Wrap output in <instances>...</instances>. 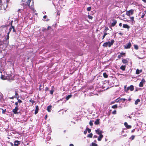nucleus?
Wrapping results in <instances>:
<instances>
[{
	"label": "nucleus",
	"mask_w": 146,
	"mask_h": 146,
	"mask_svg": "<svg viewBox=\"0 0 146 146\" xmlns=\"http://www.w3.org/2000/svg\"><path fill=\"white\" fill-rule=\"evenodd\" d=\"M143 83L141 82L139 84V86L140 87H143Z\"/></svg>",
	"instance_id": "c756f323"
},
{
	"label": "nucleus",
	"mask_w": 146,
	"mask_h": 146,
	"mask_svg": "<svg viewBox=\"0 0 146 146\" xmlns=\"http://www.w3.org/2000/svg\"><path fill=\"white\" fill-rule=\"evenodd\" d=\"M43 18L44 19H46L47 17V16L46 15H44L43 17Z\"/></svg>",
	"instance_id": "338daca9"
},
{
	"label": "nucleus",
	"mask_w": 146,
	"mask_h": 146,
	"mask_svg": "<svg viewBox=\"0 0 146 146\" xmlns=\"http://www.w3.org/2000/svg\"><path fill=\"white\" fill-rule=\"evenodd\" d=\"M145 14H143L141 16V18H143L145 16Z\"/></svg>",
	"instance_id": "680f3d73"
},
{
	"label": "nucleus",
	"mask_w": 146,
	"mask_h": 146,
	"mask_svg": "<svg viewBox=\"0 0 146 146\" xmlns=\"http://www.w3.org/2000/svg\"><path fill=\"white\" fill-rule=\"evenodd\" d=\"M135 138V136L134 135H132L131 136V140H133Z\"/></svg>",
	"instance_id": "8fccbe9b"
},
{
	"label": "nucleus",
	"mask_w": 146,
	"mask_h": 146,
	"mask_svg": "<svg viewBox=\"0 0 146 146\" xmlns=\"http://www.w3.org/2000/svg\"><path fill=\"white\" fill-rule=\"evenodd\" d=\"M126 67V66L122 65L121 66L120 69L123 71H124L125 70Z\"/></svg>",
	"instance_id": "f3484780"
},
{
	"label": "nucleus",
	"mask_w": 146,
	"mask_h": 146,
	"mask_svg": "<svg viewBox=\"0 0 146 146\" xmlns=\"http://www.w3.org/2000/svg\"><path fill=\"white\" fill-rule=\"evenodd\" d=\"M94 138H96L97 137V136L96 135H94Z\"/></svg>",
	"instance_id": "774afa93"
},
{
	"label": "nucleus",
	"mask_w": 146,
	"mask_h": 146,
	"mask_svg": "<svg viewBox=\"0 0 146 146\" xmlns=\"http://www.w3.org/2000/svg\"><path fill=\"white\" fill-rule=\"evenodd\" d=\"M35 110L38 111V106H35Z\"/></svg>",
	"instance_id": "de8ad7c7"
},
{
	"label": "nucleus",
	"mask_w": 146,
	"mask_h": 146,
	"mask_svg": "<svg viewBox=\"0 0 146 146\" xmlns=\"http://www.w3.org/2000/svg\"><path fill=\"white\" fill-rule=\"evenodd\" d=\"M8 25H3L0 27V38H2L6 30L7 29Z\"/></svg>",
	"instance_id": "7ed1b4c3"
},
{
	"label": "nucleus",
	"mask_w": 146,
	"mask_h": 146,
	"mask_svg": "<svg viewBox=\"0 0 146 146\" xmlns=\"http://www.w3.org/2000/svg\"><path fill=\"white\" fill-rule=\"evenodd\" d=\"M19 110L18 106H16L15 108L13 110V112L14 114H18V112H17V111Z\"/></svg>",
	"instance_id": "0eeeda50"
},
{
	"label": "nucleus",
	"mask_w": 146,
	"mask_h": 146,
	"mask_svg": "<svg viewBox=\"0 0 146 146\" xmlns=\"http://www.w3.org/2000/svg\"><path fill=\"white\" fill-rule=\"evenodd\" d=\"M116 110H114L113 111L112 113L113 114L115 115L116 114Z\"/></svg>",
	"instance_id": "c03bdc74"
},
{
	"label": "nucleus",
	"mask_w": 146,
	"mask_h": 146,
	"mask_svg": "<svg viewBox=\"0 0 146 146\" xmlns=\"http://www.w3.org/2000/svg\"><path fill=\"white\" fill-rule=\"evenodd\" d=\"M49 89L48 88L46 87L45 89V90L46 91H48L49 90Z\"/></svg>",
	"instance_id": "bf43d9fd"
},
{
	"label": "nucleus",
	"mask_w": 146,
	"mask_h": 146,
	"mask_svg": "<svg viewBox=\"0 0 146 146\" xmlns=\"http://www.w3.org/2000/svg\"><path fill=\"white\" fill-rule=\"evenodd\" d=\"M134 89V86L133 85H131L129 86L128 87L126 90H125V91L127 92L128 91L130 90L131 91H132Z\"/></svg>",
	"instance_id": "39448f33"
},
{
	"label": "nucleus",
	"mask_w": 146,
	"mask_h": 146,
	"mask_svg": "<svg viewBox=\"0 0 146 146\" xmlns=\"http://www.w3.org/2000/svg\"><path fill=\"white\" fill-rule=\"evenodd\" d=\"M88 17L89 19H92L93 18V17L92 16L89 15L88 16Z\"/></svg>",
	"instance_id": "79ce46f5"
},
{
	"label": "nucleus",
	"mask_w": 146,
	"mask_h": 146,
	"mask_svg": "<svg viewBox=\"0 0 146 146\" xmlns=\"http://www.w3.org/2000/svg\"><path fill=\"white\" fill-rule=\"evenodd\" d=\"M112 21H113V23H111V26L112 27H114L116 24L117 23V21L115 19H113L112 20Z\"/></svg>",
	"instance_id": "1a4fd4ad"
},
{
	"label": "nucleus",
	"mask_w": 146,
	"mask_h": 146,
	"mask_svg": "<svg viewBox=\"0 0 146 146\" xmlns=\"http://www.w3.org/2000/svg\"><path fill=\"white\" fill-rule=\"evenodd\" d=\"M2 110V113L3 114H5L6 111V110H4L3 109H1Z\"/></svg>",
	"instance_id": "ea45409f"
},
{
	"label": "nucleus",
	"mask_w": 146,
	"mask_h": 146,
	"mask_svg": "<svg viewBox=\"0 0 146 146\" xmlns=\"http://www.w3.org/2000/svg\"><path fill=\"white\" fill-rule=\"evenodd\" d=\"M134 11V10L132 9H131L129 11H127L126 15L128 16H130L131 15H132L133 14Z\"/></svg>",
	"instance_id": "20e7f679"
},
{
	"label": "nucleus",
	"mask_w": 146,
	"mask_h": 146,
	"mask_svg": "<svg viewBox=\"0 0 146 146\" xmlns=\"http://www.w3.org/2000/svg\"><path fill=\"white\" fill-rule=\"evenodd\" d=\"M96 133L98 135L102 134V133H103V132L100 130L99 129H97L95 130Z\"/></svg>",
	"instance_id": "6e6552de"
},
{
	"label": "nucleus",
	"mask_w": 146,
	"mask_h": 146,
	"mask_svg": "<svg viewBox=\"0 0 146 146\" xmlns=\"http://www.w3.org/2000/svg\"><path fill=\"white\" fill-rule=\"evenodd\" d=\"M92 146H98V145L97 144L94 143H92L91 144Z\"/></svg>",
	"instance_id": "72a5a7b5"
},
{
	"label": "nucleus",
	"mask_w": 146,
	"mask_h": 146,
	"mask_svg": "<svg viewBox=\"0 0 146 146\" xmlns=\"http://www.w3.org/2000/svg\"><path fill=\"white\" fill-rule=\"evenodd\" d=\"M18 91L17 90H15V96H17L18 95Z\"/></svg>",
	"instance_id": "58836bf2"
},
{
	"label": "nucleus",
	"mask_w": 146,
	"mask_h": 146,
	"mask_svg": "<svg viewBox=\"0 0 146 146\" xmlns=\"http://www.w3.org/2000/svg\"><path fill=\"white\" fill-rule=\"evenodd\" d=\"M29 102L32 103V104H33L35 103V101L34 100H32V99H31L29 101Z\"/></svg>",
	"instance_id": "e433bc0d"
},
{
	"label": "nucleus",
	"mask_w": 146,
	"mask_h": 146,
	"mask_svg": "<svg viewBox=\"0 0 146 146\" xmlns=\"http://www.w3.org/2000/svg\"><path fill=\"white\" fill-rule=\"evenodd\" d=\"M57 15H60V12L59 11H58L57 13Z\"/></svg>",
	"instance_id": "3c124183"
},
{
	"label": "nucleus",
	"mask_w": 146,
	"mask_h": 146,
	"mask_svg": "<svg viewBox=\"0 0 146 146\" xmlns=\"http://www.w3.org/2000/svg\"><path fill=\"white\" fill-rule=\"evenodd\" d=\"M91 7H88L87 9V11H91Z\"/></svg>",
	"instance_id": "f704fd0d"
},
{
	"label": "nucleus",
	"mask_w": 146,
	"mask_h": 146,
	"mask_svg": "<svg viewBox=\"0 0 146 146\" xmlns=\"http://www.w3.org/2000/svg\"><path fill=\"white\" fill-rule=\"evenodd\" d=\"M10 0H0V8L2 10H6L8 6L7 4Z\"/></svg>",
	"instance_id": "f257e3e1"
},
{
	"label": "nucleus",
	"mask_w": 146,
	"mask_h": 146,
	"mask_svg": "<svg viewBox=\"0 0 146 146\" xmlns=\"http://www.w3.org/2000/svg\"><path fill=\"white\" fill-rule=\"evenodd\" d=\"M42 87V85H40L39 86V90L40 91L41 90L42 88H41Z\"/></svg>",
	"instance_id": "864d4df0"
},
{
	"label": "nucleus",
	"mask_w": 146,
	"mask_h": 146,
	"mask_svg": "<svg viewBox=\"0 0 146 146\" xmlns=\"http://www.w3.org/2000/svg\"><path fill=\"white\" fill-rule=\"evenodd\" d=\"M124 125L127 129H131V126L128 125L127 122H125L124 123Z\"/></svg>",
	"instance_id": "9b49d317"
},
{
	"label": "nucleus",
	"mask_w": 146,
	"mask_h": 146,
	"mask_svg": "<svg viewBox=\"0 0 146 146\" xmlns=\"http://www.w3.org/2000/svg\"><path fill=\"white\" fill-rule=\"evenodd\" d=\"M145 79L144 78H143L141 80V82H142L143 83H145Z\"/></svg>",
	"instance_id": "09e8293b"
},
{
	"label": "nucleus",
	"mask_w": 146,
	"mask_h": 146,
	"mask_svg": "<svg viewBox=\"0 0 146 146\" xmlns=\"http://www.w3.org/2000/svg\"><path fill=\"white\" fill-rule=\"evenodd\" d=\"M54 92V90L53 89H52L50 90V92L51 94L52 95Z\"/></svg>",
	"instance_id": "a19ab883"
},
{
	"label": "nucleus",
	"mask_w": 146,
	"mask_h": 146,
	"mask_svg": "<svg viewBox=\"0 0 146 146\" xmlns=\"http://www.w3.org/2000/svg\"><path fill=\"white\" fill-rule=\"evenodd\" d=\"M117 108V104L114 105L111 107V108L113 109H116Z\"/></svg>",
	"instance_id": "cd10ccee"
},
{
	"label": "nucleus",
	"mask_w": 146,
	"mask_h": 146,
	"mask_svg": "<svg viewBox=\"0 0 146 146\" xmlns=\"http://www.w3.org/2000/svg\"><path fill=\"white\" fill-rule=\"evenodd\" d=\"M120 54L121 55V56H122V55H124L125 56V53L123 52H122L120 53Z\"/></svg>",
	"instance_id": "a18cd8bd"
},
{
	"label": "nucleus",
	"mask_w": 146,
	"mask_h": 146,
	"mask_svg": "<svg viewBox=\"0 0 146 146\" xmlns=\"http://www.w3.org/2000/svg\"><path fill=\"white\" fill-rule=\"evenodd\" d=\"M92 122H93V121H90L89 122V124L91 126H92L93 125V123Z\"/></svg>",
	"instance_id": "37998d69"
},
{
	"label": "nucleus",
	"mask_w": 146,
	"mask_h": 146,
	"mask_svg": "<svg viewBox=\"0 0 146 146\" xmlns=\"http://www.w3.org/2000/svg\"><path fill=\"white\" fill-rule=\"evenodd\" d=\"M0 78L1 79H2L3 80H5L6 78V77H5V76L3 75H2V74H1Z\"/></svg>",
	"instance_id": "5701e85b"
},
{
	"label": "nucleus",
	"mask_w": 146,
	"mask_h": 146,
	"mask_svg": "<svg viewBox=\"0 0 146 146\" xmlns=\"http://www.w3.org/2000/svg\"><path fill=\"white\" fill-rule=\"evenodd\" d=\"M9 35H8L7 34V37L6 38V40H8L9 38Z\"/></svg>",
	"instance_id": "5fc2aeb1"
},
{
	"label": "nucleus",
	"mask_w": 146,
	"mask_h": 146,
	"mask_svg": "<svg viewBox=\"0 0 146 146\" xmlns=\"http://www.w3.org/2000/svg\"><path fill=\"white\" fill-rule=\"evenodd\" d=\"M72 97V95L70 94L67 96L66 98V100H68L70 98Z\"/></svg>",
	"instance_id": "aec40b11"
},
{
	"label": "nucleus",
	"mask_w": 146,
	"mask_h": 146,
	"mask_svg": "<svg viewBox=\"0 0 146 146\" xmlns=\"http://www.w3.org/2000/svg\"><path fill=\"white\" fill-rule=\"evenodd\" d=\"M114 42V40L113 39L111 40V42L108 41V46L109 47H110L111 45H112Z\"/></svg>",
	"instance_id": "9d476101"
},
{
	"label": "nucleus",
	"mask_w": 146,
	"mask_h": 146,
	"mask_svg": "<svg viewBox=\"0 0 146 146\" xmlns=\"http://www.w3.org/2000/svg\"><path fill=\"white\" fill-rule=\"evenodd\" d=\"M11 29H12V28H11V27L9 29V32L7 33V34L9 35L11 31Z\"/></svg>",
	"instance_id": "4c0bfd02"
},
{
	"label": "nucleus",
	"mask_w": 146,
	"mask_h": 146,
	"mask_svg": "<svg viewBox=\"0 0 146 146\" xmlns=\"http://www.w3.org/2000/svg\"><path fill=\"white\" fill-rule=\"evenodd\" d=\"M51 106H48L47 107V110L49 112H50L51 111V108H52Z\"/></svg>",
	"instance_id": "a211bd4d"
},
{
	"label": "nucleus",
	"mask_w": 146,
	"mask_h": 146,
	"mask_svg": "<svg viewBox=\"0 0 146 146\" xmlns=\"http://www.w3.org/2000/svg\"><path fill=\"white\" fill-rule=\"evenodd\" d=\"M130 20L131 22L133 23H134L135 21L134 20V17H130Z\"/></svg>",
	"instance_id": "a878e982"
},
{
	"label": "nucleus",
	"mask_w": 146,
	"mask_h": 146,
	"mask_svg": "<svg viewBox=\"0 0 146 146\" xmlns=\"http://www.w3.org/2000/svg\"><path fill=\"white\" fill-rule=\"evenodd\" d=\"M103 76L104 78H107L108 77V75L107 74L106 72H104L103 74Z\"/></svg>",
	"instance_id": "4be33fe9"
},
{
	"label": "nucleus",
	"mask_w": 146,
	"mask_h": 146,
	"mask_svg": "<svg viewBox=\"0 0 146 146\" xmlns=\"http://www.w3.org/2000/svg\"><path fill=\"white\" fill-rule=\"evenodd\" d=\"M108 45V42H106L104 43L103 45V46L104 47H106Z\"/></svg>",
	"instance_id": "393cba45"
},
{
	"label": "nucleus",
	"mask_w": 146,
	"mask_h": 146,
	"mask_svg": "<svg viewBox=\"0 0 146 146\" xmlns=\"http://www.w3.org/2000/svg\"><path fill=\"white\" fill-rule=\"evenodd\" d=\"M51 29V27H50V26H48V27H47V30H49L50 29Z\"/></svg>",
	"instance_id": "052dcab7"
},
{
	"label": "nucleus",
	"mask_w": 146,
	"mask_h": 146,
	"mask_svg": "<svg viewBox=\"0 0 146 146\" xmlns=\"http://www.w3.org/2000/svg\"><path fill=\"white\" fill-rule=\"evenodd\" d=\"M17 100H18L17 102H18V103H21L23 102L20 99H18Z\"/></svg>",
	"instance_id": "49530a36"
},
{
	"label": "nucleus",
	"mask_w": 146,
	"mask_h": 146,
	"mask_svg": "<svg viewBox=\"0 0 146 146\" xmlns=\"http://www.w3.org/2000/svg\"><path fill=\"white\" fill-rule=\"evenodd\" d=\"M11 27L12 28V29H13V33H16V31L15 30V27L13 26V25H11Z\"/></svg>",
	"instance_id": "bb28decb"
},
{
	"label": "nucleus",
	"mask_w": 146,
	"mask_h": 146,
	"mask_svg": "<svg viewBox=\"0 0 146 146\" xmlns=\"http://www.w3.org/2000/svg\"><path fill=\"white\" fill-rule=\"evenodd\" d=\"M38 112V111L35 110V114H36Z\"/></svg>",
	"instance_id": "e2e57ef3"
},
{
	"label": "nucleus",
	"mask_w": 146,
	"mask_h": 146,
	"mask_svg": "<svg viewBox=\"0 0 146 146\" xmlns=\"http://www.w3.org/2000/svg\"><path fill=\"white\" fill-rule=\"evenodd\" d=\"M131 43L130 42H129L125 46L124 48L125 49L130 48L131 47Z\"/></svg>",
	"instance_id": "423d86ee"
},
{
	"label": "nucleus",
	"mask_w": 146,
	"mask_h": 146,
	"mask_svg": "<svg viewBox=\"0 0 146 146\" xmlns=\"http://www.w3.org/2000/svg\"><path fill=\"white\" fill-rule=\"evenodd\" d=\"M103 135L102 134L100 135L98 137V141H100L103 138Z\"/></svg>",
	"instance_id": "2eb2a0df"
},
{
	"label": "nucleus",
	"mask_w": 146,
	"mask_h": 146,
	"mask_svg": "<svg viewBox=\"0 0 146 146\" xmlns=\"http://www.w3.org/2000/svg\"><path fill=\"white\" fill-rule=\"evenodd\" d=\"M108 34L107 33H104V34L103 36L102 39H103Z\"/></svg>",
	"instance_id": "c9c22d12"
},
{
	"label": "nucleus",
	"mask_w": 146,
	"mask_h": 146,
	"mask_svg": "<svg viewBox=\"0 0 146 146\" xmlns=\"http://www.w3.org/2000/svg\"><path fill=\"white\" fill-rule=\"evenodd\" d=\"M140 100L139 99H137L135 101V105H137V104H138V103L139 102H140Z\"/></svg>",
	"instance_id": "412c9836"
},
{
	"label": "nucleus",
	"mask_w": 146,
	"mask_h": 146,
	"mask_svg": "<svg viewBox=\"0 0 146 146\" xmlns=\"http://www.w3.org/2000/svg\"><path fill=\"white\" fill-rule=\"evenodd\" d=\"M134 48L136 50H138L139 48L138 46L137 45H134Z\"/></svg>",
	"instance_id": "473e14b6"
},
{
	"label": "nucleus",
	"mask_w": 146,
	"mask_h": 146,
	"mask_svg": "<svg viewBox=\"0 0 146 146\" xmlns=\"http://www.w3.org/2000/svg\"><path fill=\"white\" fill-rule=\"evenodd\" d=\"M16 97L17 100H18L19 98V95L17 96H16Z\"/></svg>",
	"instance_id": "69168bd1"
},
{
	"label": "nucleus",
	"mask_w": 146,
	"mask_h": 146,
	"mask_svg": "<svg viewBox=\"0 0 146 146\" xmlns=\"http://www.w3.org/2000/svg\"><path fill=\"white\" fill-rule=\"evenodd\" d=\"M100 120L99 119H97L96 121L94 122V124L96 125H98L100 124Z\"/></svg>",
	"instance_id": "dca6fc26"
},
{
	"label": "nucleus",
	"mask_w": 146,
	"mask_h": 146,
	"mask_svg": "<svg viewBox=\"0 0 146 146\" xmlns=\"http://www.w3.org/2000/svg\"><path fill=\"white\" fill-rule=\"evenodd\" d=\"M18 102H15V105L16 106H18Z\"/></svg>",
	"instance_id": "4d7b16f0"
},
{
	"label": "nucleus",
	"mask_w": 146,
	"mask_h": 146,
	"mask_svg": "<svg viewBox=\"0 0 146 146\" xmlns=\"http://www.w3.org/2000/svg\"><path fill=\"white\" fill-rule=\"evenodd\" d=\"M142 70L141 69L139 70L138 69H137L136 71V74H139L140 73H141L142 72Z\"/></svg>",
	"instance_id": "4468645a"
},
{
	"label": "nucleus",
	"mask_w": 146,
	"mask_h": 146,
	"mask_svg": "<svg viewBox=\"0 0 146 146\" xmlns=\"http://www.w3.org/2000/svg\"><path fill=\"white\" fill-rule=\"evenodd\" d=\"M14 98H15V96H14L12 97H10V99H13Z\"/></svg>",
	"instance_id": "6e6d98bb"
},
{
	"label": "nucleus",
	"mask_w": 146,
	"mask_h": 146,
	"mask_svg": "<svg viewBox=\"0 0 146 146\" xmlns=\"http://www.w3.org/2000/svg\"><path fill=\"white\" fill-rule=\"evenodd\" d=\"M119 35H121V36H122V35H123V33H119Z\"/></svg>",
	"instance_id": "0e129e2a"
},
{
	"label": "nucleus",
	"mask_w": 146,
	"mask_h": 146,
	"mask_svg": "<svg viewBox=\"0 0 146 146\" xmlns=\"http://www.w3.org/2000/svg\"><path fill=\"white\" fill-rule=\"evenodd\" d=\"M20 141L18 140L15 141L14 142V146H18L20 144Z\"/></svg>",
	"instance_id": "f8f14e48"
},
{
	"label": "nucleus",
	"mask_w": 146,
	"mask_h": 146,
	"mask_svg": "<svg viewBox=\"0 0 146 146\" xmlns=\"http://www.w3.org/2000/svg\"><path fill=\"white\" fill-rule=\"evenodd\" d=\"M84 134L86 135L87 133V131L86 130L84 131Z\"/></svg>",
	"instance_id": "13d9d810"
},
{
	"label": "nucleus",
	"mask_w": 146,
	"mask_h": 146,
	"mask_svg": "<svg viewBox=\"0 0 146 146\" xmlns=\"http://www.w3.org/2000/svg\"><path fill=\"white\" fill-rule=\"evenodd\" d=\"M122 62L124 64L128 63V61L125 59H123L122 60Z\"/></svg>",
	"instance_id": "6ab92c4d"
},
{
	"label": "nucleus",
	"mask_w": 146,
	"mask_h": 146,
	"mask_svg": "<svg viewBox=\"0 0 146 146\" xmlns=\"http://www.w3.org/2000/svg\"><path fill=\"white\" fill-rule=\"evenodd\" d=\"M31 0H28L27 2L25 3L24 1H23V0H22V1L23 2L22 3V4H21V5H25V6H28L32 10H34V2L33 1L31 3V5H30V3H31Z\"/></svg>",
	"instance_id": "f03ea898"
},
{
	"label": "nucleus",
	"mask_w": 146,
	"mask_h": 146,
	"mask_svg": "<svg viewBox=\"0 0 146 146\" xmlns=\"http://www.w3.org/2000/svg\"><path fill=\"white\" fill-rule=\"evenodd\" d=\"M122 56H121V55L120 54L118 56H117V58H118L119 59H120L121 57Z\"/></svg>",
	"instance_id": "603ef678"
},
{
	"label": "nucleus",
	"mask_w": 146,
	"mask_h": 146,
	"mask_svg": "<svg viewBox=\"0 0 146 146\" xmlns=\"http://www.w3.org/2000/svg\"><path fill=\"white\" fill-rule=\"evenodd\" d=\"M92 136L93 134L92 133H91L88 135L87 137L89 138H92Z\"/></svg>",
	"instance_id": "c85d7f7f"
},
{
	"label": "nucleus",
	"mask_w": 146,
	"mask_h": 146,
	"mask_svg": "<svg viewBox=\"0 0 146 146\" xmlns=\"http://www.w3.org/2000/svg\"><path fill=\"white\" fill-rule=\"evenodd\" d=\"M126 100V99L125 98H121L119 100V102H124Z\"/></svg>",
	"instance_id": "b1692460"
},
{
	"label": "nucleus",
	"mask_w": 146,
	"mask_h": 146,
	"mask_svg": "<svg viewBox=\"0 0 146 146\" xmlns=\"http://www.w3.org/2000/svg\"><path fill=\"white\" fill-rule=\"evenodd\" d=\"M86 129L88 131V133H90L91 132V129H89L88 127H87Z\"/></svg>",
	"instance_id": "7c9ffc66"
},
{
	"label": "nucleus",
	"mask_w": 146,
	"mask_h": 146,
	"mask_svg": "<svg viewBox=\"0 0 146 146\" xmlns=\"http://www.w3.org/2000/svg\"><path fill=\"white\" fill-rule=\"evenodd\" d=\"M123 28H126L127 29H129L130 28V26L126 24H123Z\"/></svg>",
	"instance_id": "ddd939ff"
},
{
	"label": "nucleus",
	"mask_w": 146,
	"mask_h": 146,
	"mask_svg": "<svg viewBox=\"0 0 146 146\" xmlns=\"http://www.w3.org/2000/svg\"><path fill=\"white\" fill-rule=\"evenodd\" d=\"M108 30V27H106L104 31V33H107V31Z\"/></svg>",
	"instance_id": "2f4dec72"
}]
</instances>
